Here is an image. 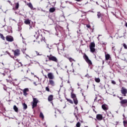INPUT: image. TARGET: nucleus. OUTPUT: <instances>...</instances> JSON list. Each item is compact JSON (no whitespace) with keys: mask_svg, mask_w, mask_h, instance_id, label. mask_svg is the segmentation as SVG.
<instances>
[{"mask_svg":"<svg viewBox=\"0 0 127 127\" xmlns=\"http://www.w3.org/2000/svg\"><path fill=\"white\" fill-rule=\"evenodd\" d=\"M38 99L36 98H33V102L32 103V109H34V108L37 107V104H38Z\"/></svg>","mask_w":127,"mask_h":127,"instance_id":"f257e3e1","label":"nucleus"},{"mask_svg":"<svg viewBox=\"0 0 127 127\" xmlns=\"http://www.w3.org/2000/svg\"><path fill=\"white\" fill-rule=\"evenodd\" d=\"M95 43L92 42L90 43L89 48L90 49L91 52H92V53H94V52L96 51V49H95Z\"/></svg>","mask_w":127,"mask_h":127,"instance_id":"f03ea898","label":"nucleus"},{"mask_svg":"<svg viewBox=\"0 0 127 127\" xmlns=\"http://www.w3.org/2000/svg\"><path fill=\"white\" fill-rule=\"evenodd\" d=\"M71 97L73 99L75 105H78V99H77L76 95L74 93H71Z\"/></svg>","mask_w":127,"mask_h":127,"instance_id":"7ed1b4c3","label":"nucleus"},{"mask_svg":"<svg viewBox=\"0 0 127 127\" xmlns=\"http://www.w3.org/2000/svg\"><path fill=\"white\" fill-rule=\"evenodd\" d=\"M83 58L84 60H85L86 62H87L88 64H89V65H92V61H91V60L89 59V57H88L87 55L84 54V55L83 56Z\"/></svg>","mask_w":127,"mask_h":127,"instance_id":"20e7f679","label":"nucleus"},{"mask_svg":"<svg viewBox=\"0 0 127 127\" xmlns=\"http://www.w3.org/2000/svg\"><path fill=\"white\" fill-rule=\"evenodd\" d=\"M121 106L124 108L127 107V99H124L123 100L120 102Z\"/></svg>","mask_w":127,"mask_h":127,"instance_id":"39448f33","label":"nucleus"},{"mask_svg":"<svg viewBox=\"0 0 127 127\" xmlns=\"http://www.w3.org/2000/svg\"><path fill=\"white\" fill-rule=\"evenodd\" d=\"M47 57L50 61H54V62H57L58 61L57 58L54 56H47Z\"/></svg>","mask_w":127,"mask_h":127,"instance_id":"423d86ee","label":"nucleus"},{"mask_svg":"<svg viewBox=\"0 0 127 127\" xmlns=\"http://www.w3.org/2000/svg\"><path fill=\"white\" fill-rule=\"evenodd\" d=\"M48 77L50 80H54L55 79V76L52 72L48 73Z\"/></svg>","mask_w":127,"mask_h":127,"instance_id":"0eeeda50","label":"nucleus"},{"mask_svg":"<svg viewBox=\"0 0 127 127\" xmlns=\"http://www.w3.org/2000/svg\"><path fill=\"white\" fill-rule=\"evenodd\" d=\"M121 93L124 96V97H126L127 94V89L125 87H122L121 89Z\"/></svg>","mask_w":127,"mask_h":127,"instance_id":"6e6552de","label":"nucleus"},{"mask_svg":"<svg viewBox=\"0 0 127 127\" xmlns=\"http://www.w3.org/2000/svg\"><path fill=\"white\" fill-rule=\"evenodd\" d=\"M13 52H14V56H19L20 54V51L18 49H16L15 51L12 50Z\"/></svg>","mask_w":127,"mask_h":127,"instance_id":"1a4fd4ad","label":"nucleus"},{"mask_svg":"<svg viewBox=\"0 0 127 127\" xmlns=\"http://www.w3.org/2000/svg\"><path fill=\"white\" fill-rule=\"evenodd\" d=\"M6 40L9 42H12L13 41V38L11 36H7L6 37Z\"/></svg>","mask_w":127,"mask_h":127,"instance_id":"9d476101","label":"nucleus"},{"mask_svg":"<svg viewBox=\"0 0 127 127\" xmlns=\"http://www.w3.org/2000/svg\"><path fill=\"white\" fill-rule=\"evenodd\" d=\"M27 92H29V89H28V88L24 89L23 91V93L24 96H25V97H26V96L28 95V94H27Z\"/></svg>","mask_w":127,"mask_h":127,"instance_id":"9b49d317","label":"nucleus"},{"mask_svg":"<svg viewBox=\"0 0 127 127\" xmlns=\"http://www.w3.org/2000/svg\"><path fill=\"white\" fill-rule=\"evenodd\" d=\"M96 119L98 121H102V120H103V115L101 114H97L96 115Z\"/></svg>","mask_w":127,"mask_h":127,"instance_id":"f8f14e48","label":"nucleus"},{"mask_svg":"<svg viewBox=\"0 0 127 127\" xmlns=\"http://www.w3.org/2000/svg\"><path fill=\"white\" fill-rule=\"evenodd\" d=\"M15 5V7L13 8V9H14V10H17V9H18V7H19V3L16 2L14 3Z\"/></svg>","mask_w":127,"mask_h":127,"instance_id":"ddd939ff","label":"nucleus"},{"mask_svg":"<svg viewBox=\"0 0 127 127\" xmlns=\"http://www.w3.org/2000/svg\"><path fill=\"white\" fill-rule=\"evenodd\" d=\"M112 59V58L111 57V56L109 54H107L105 55V60H111Z\"/></svg>","mask_w":127,"mask_h":127,"instance_id":"4468645a","label":"nucleus"},{"mask_svg":"<svg viewBox=\"0 0 127 127\" xmlns=\"http://www.w3.org/2000/svg\"><path fill=\"white\" fill-rule=\"evenodd\" d=\"M48 100L49 102H51L52 101H53V96L52 95H50L48 98Z\"/></svg>","mask_w":127,"mask_h":127,"instance_id":"2eb2a0df","label":"nucleus"},{"mask_svg":"<svg viewBox=\"0 0 127 127\" xmlns=\"http://www.w3.org/2000/svg\"><path fill=\"white\" fill-rule=\"evenodd\" d=\"M102 108L103 110L104 111H107L108 110V108L107 107V105L105 104H103L102 105Z\"/></svg>","mask_w":127,"mask_h":127,"instance_id":"dca6fc26","label":"nucleus"},{"mask_svg":"<svg viewBox=\"0 0 127 127\" xmlns=\"http://www.w3.org/2000/svg\"><path fill=\"white\" fill-rule=\"evenodd\" d=\"M24 24L29 25L30 24V20L29 19H26L24 21Z\"/></svg>","mask_w":127,"mask_h":127,"instance_id":"f3484780","label":"nucleus"},{"mask_svg":"<svg viewBox=\"0 0 127 127\" xmlns=\"http://www.w3.org/2000/svg\"><path fill=\"white\" fill-rule=\"evenodd\" d=\"M27 5H28V6H29V7H30V8H31V9H34L33 8V6L32 5V4L31 3H28L27 4Z\"/></svg>","mask_w":127,"mask_h":127,"instance_id":"a211bd4d","label":"nucleus"},{"mask_svg":"<svg viewBox=\"0 0 127 127\" xmlns=\"http://www.w3.org/2000/svg\"><path fill=\"white\" fill-rule=\"evenodd\" d=\"M97 16H98V18H101V17H102V16H103V14L101 13L100 12H97Z\"/></svg>","mask_w":127,"mask_h":127,"instance_id":"6ab92c4d","label":"nucleus"},{"mask_svg":"<svg viewBox=\"0 0 127 127\" xmlns=\"http://www.w3.org/2000/svg\"><path fill=\"white\" fill-rule=\"evenodd\" d=\"M49 83L50 85H51L52 86H54L55 85V83L54 82V81H53V80H50Z\"/></svg>","mask_w":127,"mask_h":127,"instance_id":"aec40b11","label":"nucleus"},{"mask_svg":"<svg viewBox=\"0 0 127 127\" xmlns=\"http://www.w3.org/2000/svg\"><path fill=\"white\" fill-rule=\"evenodd\" d=\"M55 10H56V9L54 7L50 8L49 9L50 12H54Z\"/></svg>","mask_w":127,"mask_h":127,"instance_id":"412c9836","label":"nucleus"},{"mask_svg":"<svg viewBox=\"0 0 127 127\" xmlns=\"http://www.w3.org/2000/svg\"><path fill=\"white\" fill-rule=\"evenodd\" d=\"M23 110H26L27 109V105L25 103L22 104Z\"/></svg>","mask_w":127,"mask_h":127,"instance_id":"4be33fe9","label":"nucleus"},{"mask_svg":"<svg viewBox=\"0 0 127 127\" xmlns=\"http://www.w3.org/2000/svg\"><path fill=\"white\" fill-rule=\"evenodd\" d=\"M13 110H14L15 112L16 113L18 112V108L15 105L13 106Z\"/></svg>","mask_w":127,"mask_h":127,"instance_id":"5701e85b","label":"nucleus"},{"mask_svg":"<svg viewBox=\"0 0 127 127\" xmlns=\"http://www.w3.org/2000/svg\"><path fill=\"white\" fill-rule=\"evenodd\" d=\"M95 81L96 83H100L101 82V79L99 78H95Z\"/></svg>","mask_w":127,"mask_h":127,"instance_id":"b1692460","label":"nucleus"},{"mask_svg":"<svg viewBox=\"0 0 127 127\" xmlns=\"http://www.w3.org/2000/svg\"><path fill=\"white\" fill-rule=\"evenodd\" d=\"M8 78H9V79H6V81L7 82H9V81H10V82H12V78H11V77L10 76H8Z\"/></svg>","mask_w":127,"mask_h":127,"instance_id":"393cba45","label":"nucleus"},{"mask_svg":"<svg viewBox=\"0 0 127 127\" xmlns=\"http://www.w3.org/2000/svg\"><path fill=\"white\" fill-rule=\"evenodd\" d=\"M40 117H41L42 119H44V115H43V113L42 112H41L40 114Z\"/></svg>","mask_w":127,"mask_h":127,"instance_id":"a878e982","label":"nucleus"},{"mask_svg":"<svg viewBox=\"0 0 127 127\" xmlns=\"http://www.w3.org/2000/svg\"><path fill=\"white\" fill-rule=\"evenodd\" d=\"M68 60L70 61V62L72 63L73 61L75 62V61L74 59H72V58H69Z\"/></svg>","mask_w":127,"mask_h":127,"instance_id":"bb28decb","label":"nucleus"},{"mask_svg":"<svg viewBox=\"0 0 127 127\" xmlns=\"http://www.w3.org/2000/svg\"><path fill=\"white\" fill-rule=\"evenodd\" d=\"M76 127H81V123L80 122H78L76 125Z\"/></svg>","mask_w":127,"mask_h":127,"instance_id":"cd10ccee","label":"nucleus"},{"mask_svg":"<svg viewBox=\"0 0 127 127\" xmlns=\"http://www.w3.org/2000/svg\"><path fill=\"white\" fill-rule=\"evenodd\" d=\"M67 102H69L70 104H73V101L71 99H67Z\"/></svg>","mask_w":127,"mask_h":127,"instance_id":"c85d7f7f","label":"nucleus"},{"mask_svg":"<svg viewBox=\"0 0 127 127\" xmlns=\"http://www.w3.org/2000/svg\"><path fill=\"white\" fill-rule=\"evenodd\" d=\"M0 37L1 38V39H2L3 40H4V37L3 36V34H0Z\"/></svg>","mask_w":127,"mask_h":127,"instance_id":"c756f323","label":"nucleus"},{"mask_svg":"<svg viewBox=\"0 0 127 127\" xmlns=\"http://www.w3.org/2000/svg\"><path fill=\"white\" fill-rule=\"evenodd\" d=\"M18 63H19V64H20V65L21 66H22V64H21V63H18V62L15 63V65H18Z\"/></svg>","mask_w":127,"mask_h":127,"instance_id":"7c9ffc66","label":"nucleus"},{"mask_svg":"<svg viewBox=\"0 0 127 127\" xmlns=\"http://www.w3.org/2000/svg\"><path fill=\"white\" fill-rule=\"evenodd\" d=\"M35 52L38 56H41V55H42V54H39V53H38V52H37V51H35Z\"/></svg>","mask_w":127,"mask_h":127,"instance_id":"2f4dec72","label":"nucleus"},{"mask_svg":"<svg viewBox=\"0 0 127 127\" xmlns=\"http://www.w3.org/2000/svg\"><path fill=\"white\" fill-rule=\"evenodd\" d=\"M123 123H124V127H126V125L127 124V121H124L123 122Z\"/></svg>","mask_w":127,"mask_h":127,"instance_id":"473e14b6","label":"nucleus"},{"mask_svg":"<svg viewBox=\"0 0 127 127\" xmlns=\"http://www.w3.org/2000/svg\"><path fill=\"white\" fill-rule=\"evenodd\" d=\"M123 46L125 49H127V45H126V44H124Z\"/></svg>","mask_w":127,"mask_h":127,"instance_id":"72a5a7b5","label":"nucleus"},{"mask_svg":"<svg viewBox=\"0 0 127 127\" xmlns=\"http://www.w3.org/2000/svg\"><path fill=\"white\" fill-rule=\"evenodd\" d=\"M41 41L42 42V41L45 42V38H42L41 39Z\"/></svg>","mask_w":127,"mask_h":127,"instance_id":"f704fd0d","label":"nucleus"},{"mask_svg":"<svg viewBox=\"0 0 127 127\" xmlns=\"http://www.w3.org/2000/svg\"><path fill=\"white\" fill-rule=\"evenodd\" d=\"M59 51H60V50H62L63 51H64V48L63 47L62 49H60V48H58Z\"/></svg>","mask_w":127,"mask_h":127,"instance_id":"c9c22d12","label":"nucleus"},{"mask_svg":"<svg viewBox=\"0 0 127 127\" xmlns=\"http://www.w3.org/2000/svg\"><path fill=\"white\" fill-rule=\"evenodd\" d=\"M74 115L75 116V118H76V120H78V115L76 114V113H74Z\"/></svg>","mask_w":127,"mask_h":127,"instance_id":"e433bc0d","label":"nucleus"},{"mask_svg":"<svg viewBox=\"0 0 127 127\" xmlns=\"http://www.w3.org/2000/svg\"><path fill=\"white\" fill-rule=\"evenodd\" d=\"M118 97L119 98V99L121 101L124 100V99H124V98L123 97H120L118 96Z\"/></svg>","mask_w":127,"mask_h":127,"instance_id":"4c0bfd02","label":"nucleus"},{"mask_svg":"<svg viewBox=\"0 0 127 127\" xmlns=\"http://www.w3.org/2000/svg\"><path fill=\"white\" fill-rule=\"evenodd\" d=\"M59 30H62L63 29V28H62V27L59 26Z\"/></svg>","mask_w":127,"mask_h":127,"instance_id":"58836bf2","label":"nucleus"},{"mask_svg":"<svg viewBox=\"0 0 127 127\" xmlns=\"http://www.w3.org/2000/svg\"><path fill=\"white\" fill-rule=\"evenodd\" d=\"M46 91H47L48 92H49L50 90H49V88L48 87H46Z\"/></svg>","mask_w":127,"mask_h":127,"instance_id":"ea45409f","label":"nucleus"},{"mask_svg":"<svg viewBox=\"0 0 127 127\" xmlns=\"http://www.w3.org/2000/svg\"><path fill=\"white\" fill-rule=\"evenodd\" d=\"M85 77H87V78H90L91 76H89L88 74H87L86 75H85Z\"/></svg>","mask_w":127,"mask_h":127,"instance_id":"a19ab883","label":"nucleus"},{"mask_svg":"<svg viewBox=\"0 0 127 127\" xmlns=\"http://www.w3.org/2000/svg\"><path fill=\"white\" fill-rule=\"evenodd\" d=\"M112 84H113L114 85H116V81L112 80Z\"/></svg>","mask_w":127,"mask_h":127,"instance_id":"79ce46f5","label":"nucleus"},{"mask_svg":"<svg viewBox=\"0 0 127 127\" xmlns=\"http://www.w3.org/2000/svg\"><path fill=\"white\" fill-rule=\"evenodd\" d=\"M86 27H87V28H90L91 26L90 25H86Z\"/></svg>","mask_w":127,"mask_h":127,"instance_id":"37998d69","label":"nucleus"},{"mask_svg":"<svg viewBox=\"0 0 127 127\" xmlns=\"http://www.w3.org/2000/svg\"><path fill=\"white\" fill-rule=\"evenodd\" d=\"M8 2H9V3H10L11 5H12V3H11V2L10 0H8Z\"/></svg>","mask_w":127,"mask_h":127,"instance_id":"c03bdc74","label":"nucleus"},{"mask_svg":"<svg viewBox=\"0 0 127 127\" xmlns=\"http://www.w3.org/2000/svg\"><path fill=\"white\" fill-rule=\"evenodd\" d=\"M28 57L29 58H30V57H29V56H28V55H26V58H28Z\"/></svg>","mask_w":127,"mask_h":127,"instance_id":"a18cd8bd","label":"nucleus"},{"mask_svg":"<svg viewBox=\"0 0 127 127\" xmlns=\"http://www.w3.org/2000/svg\"><path fill=\"white\" fill-rule=\"evenodd\" d=\"M97 99H98V97L96 96L94 99V101H96Z\"/></svg>","mask_w":127,"mask_h":127,"instance_id":"49530a36","label":"nucleus"},{"mask_svg":"<svg viewBox=\"0 0 127 127\" xmlns=\"http://www.w3.org/2000/svg\"><path fill=\"white\" fill-rule=\"evenodd\" d=\"M34 85H35V86H37V84H36V82H34Z\"/></svg>","mask_w":127,"mask_h":127,"instance_id":"de8ad7c7","label":"nucleus"},{"mask_svg":"<svg viewBox=\"0 0 127 127\" xmlns=\"http://www.w3.org/2000/svg\"><path fill=\"white\" fill-rule=\"evenodd\" d=\"M29 29H32V26H30V28H29Z\"/></svg>","mask_w":127,"mask_h":127,"instance_id":"09e8293b","label":"nucleus"},{"mask_svg":"<svg viewBox=\"0 0 127 127\" xmlns=\"http://www.w3.org/2000/svg\"><path fill=\"white\" fill-rule=\"evenodd\" d=\"M112 49H113V50H115V47H112Z\"/></svg>","mask_w":127,"mask_h":127,"instance_id":"8fccbe9b","label":"nucleus"},{"mask_svg":"<svg viewBox=\"0 0 127 127\" xmlns=\"http://www.w3.org/2000/svg\"><path fill=\"white\" fill-rule=\"evenodd\" d=\"M126 27H127V22L125 24Z\"/></svg>","mask_w":127,"mask_h":127,"instance_id":"3c124183","label":"nucleus"},{"mask_svg":"<svg viewBox=\"0 0 127 127\" xmlns=\"http://www.w3.org/2000/svg\"><path fill=\"white\" fill-rule=\"evenodd\" d=\"M100 35H98V37H97V39H98V40H99V37H100Z\"/></svg>","mask_w":127,"mask_h":127,"instance_id":"603ef678","label":"nucleus"},{"mask_svg":"<svg viewBox=\"0 0 127 127\" xmlns=\"http://www.w3.org/2000/svg\"><path fill=\"white\" fill-rule=\"evenodd\" d=\"M23 81H26V79L23 78Z\"/></svg>","mask_w":127,"mask_h":127,"instance_id":"864d4df0","label":"nucleus"},{"mask_svg":"<svg viewBox=\"0 0 127 127\" xmlns=\"http://www.w3.org/2000/svg\"><path fill=\"white\" fill-rule=\"evenodd\" d=\"M67 83H68V84H70V81L68 80V81H67Z\"/></svg>","mask_w":127,"mask_h":127,"instance_id":"5fc2aeb1","label":"nucleus"},{"mask_svg":"<svg viewBox=\"0 0 127 127\" xmlns=\"http://www.w3.org/2000/svg\"><path fill=\"white\" fill-rule=\"evenodd\" d=\"M4 90H5V91H6V89H5V88H3Z\"/></svg>","mask_w":127,"mask_h":127,"instance_id":"6e6d98bb","label":"nucleus"},{"mask_svg":"<svg viewBox=\"0 0 127 127\" xmlns=\"http://www.w3.org/2000/svg\"><path fill=\"white\" fill-rule=\"evenodd\" d=\"M37 38H38V35L37 36L36 39H37Z\"/></svg>","mask_w":127,"mask_h":127,"instance_id":"4d7b16f0","label":"nucleus"},{"mask_svg":"<svg viewBox=\"0 0 127 127\" xmlns=\"http://www.w3.org/2000/svg\"><path fill=\"white\" fill-rule=\"evenodd\" d=\"M104 63H105V61H103V64H104Z\"/></svg>","mask_w":127,"mask_h":127,"instance_id":"13d9d810","label":"nucleus"},{"mask_svg":"<svg viewBox=\"0 0 127 127\" xmlns=\"http://www.w3.org/2000/svg\"><path fill=\"white\" fill-rule=\"evenodd\" d=\"M47 48H49V46L48 45V46H47Z\"/></svg>","mask_w":127,"mask_h":127,"instance_id":"bf43d9fd","label":"nucleus"},{"mask_svg":"<svg viewBox=\"0 0 127 127\" xmlns=\"http://www.w3.org/2000/svg\"><path fill=\"white\" fill-rule=\"evenodd\" d=\"M34 77H36V78H38V77L36 76V75H34Z\"/></svg>","mask_w":127,"mask_h":127,"instance_id":"052dcab7","label":"nucleus"},{"mask_svg":"<svg viewBox=\"0 0 127 127\" xmlns=\"http://www.w3.org/2000/svg\"><path fill=\"white\" fill-rule=\"evenodd\" d=\"M75 109H76L77 110L78 108H77V107H76L75 108Z\"/></svg>","mask_w":127,"mask_h":127,"instance_id":"680f3d73","label":"nucleus"},{"mask_svg":"<svg viewBox=\"0 0 127 127\" xmlns=\"http://www.w3.org/2000/svg\"><path fill=\"white\" fill-rule=\"evenodd\" d=\"M15 81H17V79H15Z\"/></svg>","mask_w":127,"mask_h":127,"instance_id":"e2e57ef3","label":"nucleus"},{"mask_svg":"<svg viewBox=\"0 0 127 127\" xmlns=\"http://www.w3.org/2000/svg\"><path fill=\"white\" fill-rule=\"evenodd\" d=\"M45 77H46V78H47V76L45 75Z\"/></svg>","mask_w":127,"mask_h":127,"instance_id":"0e129e2a","label":"nucleus"},{"mask_svg":"<svg viewBox=\"0 0 127 127\" xmlns=\"http://www.w3.org/2000/svg\"><path fill=\"white\" fill-rule=\"evenodd\" d=\"M65 107H66V106L64 107V109H65Z\"/></svg>","mask_w":127,"mask_h":127,"instance_id":"69168bd1","label":"nucleus"},{"mask_svg":"<svg viewBox=\"0 0 127 127\" xmlns=\"http://www.w3.org/2000/svg\"><path fill=\"white\" fill-rule=\"evenodd\" d=\"M2 65H4V64H3V63H2Z\"/></svg>","mask_w":127,"mask_h":127,"instance_id":"338daca9","label":"nucleus"},{"mask_svg":"<svg viewBox=\"0 0 127 127\" xmlns=\"http://www.w3.org/2000/svg\"><path fill=\"white\" fill-rule=\"evenodd\" d=\"M93 111H94V112H95V113H96V111H95V110H93Z\"/></svg>","mask_w":127,"mask_h":127,"instance_id":"774afa93","label":"nucleus"}]
</instances>
